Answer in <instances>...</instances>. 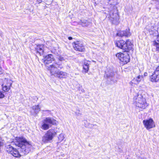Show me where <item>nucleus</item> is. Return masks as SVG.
Returning a JSON list of instances; mask_svg holds the SVG:
<instances>
[{
    "label": "nucleus",
    "mask_w": 159,
    "mask_h": 159,
    "mask_svg": "<svg viewBox=\"0 0 159 159\" xmlns=\"http://www.w3.org/2000/svg\"><path fill=\"white\" fill-rule=\"evenodd\" d=\"M131 34L129 32V29H126L125 30L120 31L117 34V35L120 37H128L130 36Z\"/></svg>",
    "instance_id": "12"
},
{
    "label": "nucleus",
    "mask_w": 159,
    "mask_h": 159,
    "mask_svg": "<svg viewBox=\"0 0 159 159\" xmlns=\"http://www.w3.org/2000/svg\"><path fill=\"white\" fill-rule=\"evenodd\" d=\"M116 56L122 65L126 64L129 61L130 57L128 53L120 52L117 53Z\"/></svg>",
    "instance_id": "6"
},
{
    "label": "nucleus",
    "mask_w": 159,
    "mask_h": 159,
    "mask_svg": "<svg viewBox=\"0 0 159 159\" xmlns=\"http://www.w3.org/2000/svg\"><path fill=\"white\" fill-rule=\"evenodd\" d=\"M116 1V0H109V3L110 4L114 5L115 4Z\"/></svg>",
    "instance_id": "24"
},
{
    "label": "nucleus",
    "mask_w": 159,
    "mask_h": 159,
    "mask_svg": "<svg viewBox=\"0 0 159 159\" xmlns=\"http://www.w3.org/2000/svg\"><path fill=\"white\" fill-rule=\"evenodd\" d=\"M134 101L135 106L141 109H145L148 106L145 99L141 94L134 97Z\"/></svg>",
    "instance_id": "3"
},
{
    "label": "nucleus",
    "mask_w": 159,
    "mask_h": 159,
    "mask_svg": "<svg viewBox=\"0 0 159 159\" xmlns=\"http://www.w3.org/2000/svg\"><path fill=\"white\" fill-rule=\"evenodd\" d=\"M11 143H15L16 146L20 147L25 154L29 152L32 146L31 143L27 142L23 137H16Z\"/></svg>",
    "instance_id": "1"
},
{
    "label": "nucleus",
    "mask_w": 159,
    "mask_h": 159,
    "mask_svg": "<svg viewBox=\"0 0 159 159\" xmlns=\"http://www.w3.org/2000/svg\"><path fill=\"white\" fill-rule=\"evenodd\" d=\"M57 123V121L54 118L50 117H47L43 120L42 128L44 130H47L49 128V124L56 125Z\"/></svg>",
    "instance_id": "5"
},
{
    "label": "nucleus",
    "mask_w": 159,
    "mask_h": 159,
    "mask_svg": "<svg viewBox=\"0 0 159 159\" xmlns=\"http://www.w3.org/2000/svg\"><path fill=\"white\" fill-rule=\"evenodd\" d=\"M139 159H146V158L144 157H139Z\"/></svg>",
    "instance_id": "28"
},
{
    "label": "nucleus",
    "mask_w": 159,
    "mask_h": 159,
    "mask_svg": "<svg viewBox=\"0 0 159 159\" xmlns=\"http://www.w3.org/2000/svg\"><path fill=\"white\" fill-rule=\"evenodd\" d=\"M61 65L57 64V63H54L49 66H46L47 69L50 72V73L52 75H53L55 77L59 70L58 68L60 67Z\"/></svg>",
    "instance_id": "7"
},
{
    "label": "nucleus",
    "mask_w": 159,
    "mask_h": 159,
    "mask_svg": "<svg viewBox=\"0 0 159 159\" xmlns=\"http://www.w3.org/2000/svg\"><path fill=\"white\" fill-rule=\"evenodd\" d=\"M158 42H156L155 41H154L153 44L156 47V49L157 51H159V40H157Z\"/></svg>",
    "instance_id": "23"
},
{
    "label": "nucleus",
    "mask_w": 159,
    "mask_h": 159,
    "mask_svg": "<svg viewBox=\"0 0 159 159\" xmlns=\"http://www.w3.org/2000/svg\"><path fill=\"white\" fill-rule=\"evenodd\" d=\"M57 58L58 59V60L61 61H62L64 60V58L61 56H58Z\"/></svg>",
    "instance_id": "25"
},
{
    "label": "nucleus",
    "mask_w": 159,
    "mask_h": 159,
    "mask_svg": "<svg viewBox=\"0 0 159 159\" xmlns=\"http://www.w3.org/2000/svg\"><path fill=\"white\" fill-rule=\"evenodd\" d=\"M44 64L46 66L47 65L50 63L52 61L54 60L53 56L51 54H49L46 56L43 59Z\"/></svg>",
    "instance_id": "13"
},
{
    "label": "nucleus",
    "mask_w": 159,
    "mask_h": 159,
    "mask_svg": "<svg viewBox=\"0 0 159 159\" xmlns=\"http://www.w3.org/2000/svg\"><path fill=\"white\" fill-rule=\"evenodd\" d=\"M154 0L155 1H156L157 2H158V3H159V0Z\"/></svg>",
    "instance_id": "30"
},
{
    "label": "nucleus",
    "mask_w": 159,
    "mask_h": 159,
    "mask_svg": "<svg viewBox=\"0 0 159 159\" xmlns=\"http://www.w3.org/2000/svg\"><path fill=\"white\" fill-rule=\"evenodd\" d=\"M150 81L153 82H157L159 81V66H157L150 76Z\"/></svg>",
    "instance_id": "10"
},
{
    "label": "nucleus",
    "mask_w": 159,
    "mask_h": 159,
    "mask_svg": "<svg viewBox=\"0 0 159 159\" xmlns=\"http://www.w3.org/2000/svg\"><path fill=\"white\" fill-rule=\"evenodd\" d=\"M2 34L1 32L0 31V35H1Z\"/></svg>",
    "instance_id": "31"
},
{
    "label": "nucleus",
    "mask_w": 159,
    "mask_h": 159,
    "mask_svg": "<svg viewBox=\"0 0 159 159\" xmlns=\"http://www.w3.org/2000/svg\"><path fill=\"white\" fill-rule=\"evenodd\" d=\"M115 44L117 47L126 52L133 50V45L129 40H116Z\"/></svg>",
    "instance_id": "2"
},
{
    "label": "nucleus",
    "mask_w": 159,
    "mask_h": 159,
    "mask_svg": "<svg viewBox=\"0 0 159 159\" xmlns=\"http://www.w3.org/2000/svg\"><path fill=\"white\" fill-rule=\"evenodd\" d=\"M143 75H139L134 78L130 82V84L132 85H133V84H138L143 79Z\"/></svg>",
    "instance_id": "14"
},
{
    "label": "nucleus",
    "mask_w": 159,
    "mask_h": 159,
    "mask_svg": "<svg viewBox=\"0 0 159 159\" xmlns=\"http://www.w3.org/2000/svg\"><path fill=\"white\" fill-rule=\"evenodd\" d=\"M68 38L69 39V40H71L72 39V38L71 37H69Z\"/></svg>",
    "instance_id": "29"
},
{
    "label": "nucleus",
    "mask_w": 159,
    "mask_h": 159,
    "mask_svg": "<svg viewBox=\"0 0 159 159\" xmlns=\"http://www.w3.org/2000/svg\"><path fill=\"white\" fill-rule=\"evenodd\" d=\"M12 83L13 82L11 80L5 78L3 81V83L2 85L3 90L5 92L8 91L10 89Z\"/></svg>",
    "instance_id": "9"
},
{
    "label": "nucleus",
    "mask_w": 159,
    "mask_h": 159,
    "mask_svg": "<svg viewBox=\"0 0 159 159\" xmlns=\"http://www.w3.org/2000/svg\"><path fill=\"white\" fill-rule=\"evenodd\" d=\"M148 75V73L147 72H145L144 74V76H146Z\"/></svg>",
    "instance_id": "27"
},
{
    "label": "nucleus",
    "mask_w": 159,
    "mask_h": 159,
    "mask_svg": "<svg viewBox=\"0 0 159 159\" xmlns=\"http://www.w3.org/2000/svg\"><path fill=\"white\" fill-rule=\"evenodd\" d=\"M157 29V28H156V29H154V30L156 31Z\"/></svg>",
    "instance_id": "32"
},
{
    "label": "nucleus",
    "mask_w": 159,
    "mask_h": 159,
    "mask_svg": "<svg viewBox=\"0 0 159 159\" xmlns=\"http://www.w3.org/2000/svg\"><path fill=\"white\" fill-rule=\"evenodd\" d=\"M6 147L7 151L11 154V152H12V151L15 149V148L10 145H7Z\"/></svg>",
    "instance_id": "20"
},
{
    "label": "nucleus",
    "mask_w": 159,
    "mask_h": 159,
    "mask_svg": "<svg viewBox=\"0 0 159 159\" xmlns=\"http://www.w3.org/2000/svg\"><path fill=\"white\" fill-rule=\"evenodd\" d=\"M32 108L36 114L40 111V107L38 105L33 106L32 107Z\"/></svg>",
    "instance_id": "21"
},
{
    "label": "nucleus",
    "mask_w": 159,
    "mask_h": 159,
    "mask_svg": "<svg viewBox=\"0 0 159 159\" xmlns=\"http://www.w3.org/2000/svg\"><path fill=\"white\" fill-rule=\"evenodd\" d=\"M152 27H153V28H154V26H152Z\"/></svg>",
    "instance_id": "33"
},
{
    "label": "nucleus",
    "mask_w": 159,
    "mask_h": 159,
    "mask_svg": "<svg viewBox=\"0 0 159 159\" xmlns=\"http://www.w3.org/2000/svg\"><path fill=\"white\" fill-rule=\"evenodd\" d=\"M89 68V64L88 62H85L83 65V71L85 73H87Z\"/></svg>",
    "instance_id": "18"
},
{
    "label": "nucleus",
    "mask_w": 159,
    "mask_h": 159,
    "mask_svg": "<svg viewBox=\"0 0 159 159\" xmlns=\"http://www.w3.org/2000/svg\"><path fill=\"white\" fill-rule=\"evenodd\" d=\"M57 132L54 129H51L47 131L42 137V142L44 143L51 142L53 138L57 135Z\"/></svg>",
    "instance_id": "4"
},
{
    "label": "nucleus",
    "mask_w": 159,
    "mask_h": 159,
    "mask_svg": "<svg viewBox=\"0 0 159 159\" xmlns=\"http://www.w3.org/2000/svg\"><path fill=\"white\" fill-rule=\"evenodd\" d=\"M68 76V75L67 73L59 70L55 77L61 79H65Z\"/></svg>",
    "instance_id": "16"
},
{
    "label": "nucleus",
    "mask_w": 159,
    "mask_h": 159,
    "mask_svg": "<svg viewBox=\"0 0 159 159\" xmlns=\"http://www.w3.org/2000/svg\"><path fill=\"white\" fill-rule=\"evenodd\" d=\"M4 97L5 95L3 92L1 91H0V98H3Z\"/></svg>",
    "instance_id": "26"
},
{
    "label": "nucleus",
    "mask_w": 159,
    "mask_h": 159,
    "mask_svg": "<svg viewBox=\"0 0 159 159\" xmlns=\"http://www.w3.org/2000/svg\"><path fill=\"white\" fill-rule=\"evenodd\" d=\"M143 123L144 127L148 130L153 128L155 126V122L152 118L143 120Z\"/></svg>",
    "instance_id": "8"
},
{
    "label": "nucleus",
    "mask_w": 159,
    "mask_h": 159,
    "mask_svg": "<svg viewBox=\"0 0 159 159\" xmlns=\"http://www.w3.org/2000/svg\"><path fill=\"white\" fill-rule=\"evenodd\" d=\"M11 154L16 157H19L21 156V155L18 151L15 148L12 151V152H11Z\"/></svg>",
    "instance_id": "19"
},
{
    "label": "nucleus",
    "mask_w": 159,
    "mask_h": 159,
    "mask_svg": "<svg viewBox=\"0 0 159 159\" xmlns=\"http://www.w3.org/2000/svg\"><path fill=\"white\" fill-rule=\"evenodd\" d=\"M73 46L74 49L76 51L81 52H84L85 51V48L84 45L81 42L77 41L73 43Z\"/></svg>",
    "instance_id": "11"
},
{
    "label": "nucleus",
    "mask_w": 159,
    "mask_h": 159,
    "mask_svg": "<svg viewBox=\"0 0 159 159\" xmlns=\"http://www.w3.org/2000/svg\"><path fill=\"white\" fill-rule=\"evenodd\" d=\"M64 134L61 133L60 134L58 137V141L59 143L62 142L65 139Z\"/></svg>",
    "instance_id": "22"
},
{
    "label": "nucleus",
    "mask_w": 159,
    "mask_h": 159,
    "mask_svg": "<svg viewBox=\"0 0 159 159\" xmlns=\"http://www.w3.org/2000/svg\"><path fill=\"white\" fill-rule=\"evenodd\" d=\"M35 49L37 53L41 55L43 54L45 50V47L43 44H39L37 45Z\"/></svg>",
    "instance_id": "15"
},
{
    "label": "nucleus",
    "mask_w": 159,
    "mask_h": 159,
    "mask_svg": "<svg viewBox=\"0 0 159 159\" xmlns=\"http://www.w3.org/2000/svg\"><path fill=\"white\" fill-rule=\"evenodd\" d=\"M109 18L110 20H111L112 23H115V21L117 20V15L116 13H114L113 12H111L109 14Z\"/></svg>",
    "instance_id": "17"
}]
</instances>
